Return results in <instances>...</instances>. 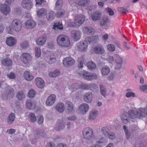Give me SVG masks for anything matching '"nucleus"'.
<instances>
[{
  "label": "nucleus",
  "mask_w": 147,
  "mask_h": 147,
  "mask_svg": "<svg viewBox=\"0 0 147 147\" xmlns=\"http://www.w3.org/2000/svg\"><path fill=\"white\" fill-rule=\"evenodd\" d=\"M62 26V24H60L59 23H56L54 24L53 28L55 30L59 29L61 30L63 29Z\"/></svg>",
  "instance_id": "864d4df0"
},
{
  "label": "nucleus",
  "mask_w": 147,
  "mask_h": 147,
  "mask_svg": "<svg viewBox=\"0 0 147 147\" xmlns=\"http://www.w3.org/2000/svg\"><path fill=\"white\" fill-rule=\"evenodd\" d=\"M106 10L109 13V15L110 16H113L114 14V12L113 10L109 7L106 8Z\"/></svg>",
  "instance_id": "0e129e2a"
},
{
  "label": "nucleus",
  "mask_w": 147,
  "mask_h": 147,
  "mask_svg": "<svg viewBox=\"0 0 147 147\" xmlns=\"http://www.w3.org/2000/svg\"><path fill=\"white\" fill-rule=\"evenodd\" d=\"M107 137H108L110 139L113 140L115 138L116 136L115 134L113 132H109L108 136H107Z\"/></svg>",
  "instance_id": "680f3d73"
},
{
  "label": "nucleus",
  "mask_w": 147,
  "mask_h": 147,
  "mask_svg": "<svg viewBox=\"0 0 147 147\" xmlns=\"http://www.w3.org/2000/svg\"><path fill=\"white\" fill-rule=\"evenodd\" d=\"M58 123L55 128V129L57 131H59L63 129L65 127L64 122L63 120H59Z\"/></svg>",
  "instance_id": "a878e982"
},
{
  "label": "nucleus",
  "mask_w": 147,
  "mask_h": 147,
  "mask_svg": "<svg viewBox=\"0 0 147 147\" xmlns=\"http://www.w3.org/2000/svg\"><path fill=\"white\" fill-rule=\"evenodd\" d=\"M128 113L130 118L135 119L136 118L140 119L139 111L137 110H131L128 111Z\"/></svg>",
  "instance_id": "f3484780"
},
{
  "label": "nucleus",
  "mask_w": 147,
  "mask_h": 147,
  "mask_svg": "<svg viewBox=\"0 0 147 147\" xmlns=\"http://www.w3.org/2000/svg\"><path fill=\"white\" fill-rule=\"evenodd\" d=\"M87 66L89 69L93 71L94 70L96 67V64L93 61H90L87 63Z\"/></svg>",
  "instance_id": "58836bf2"
},
{
  "label": "nucleus",
  "mask_w": 147,
  "mask_h": 147,
  "mask_svg": "<svg viewBox=\"0 0 147 147\" xmlns=\"http://www.w3.org/2000/svg\"><path fill=\"white\" fill-rule=\"evenodd\" d=\"M102 16V13L99 11L93 12L91 15V18L94 21H96L100 20Z\"/></svg>",
  "instance_id": "ddd939ff"
},
{
  "label": "nucleus",
  "mask_w": 147,
  "mask_h": 147,
  "mask_svg": "<svg viewBox=\"0 0 147 147\" xmlns=\"http://www.w3.org/2000/svg\"><path fill=\"white\" fill-rule=\"evenodd\" d=\"M130 118L129 113L127 112H124L121 117L122 122L125 124L130 121Z\"/></svg>",
  "instance_id": "393cba45"
},
{
  "label": "nucleus",
  "mask_w": 147,
  "mask_h": 147,
  "mask_svg": "<svg viewBox=\"0 0 147 147\" xmlns=\"http://www.w3.org/2000/svg\"><path fill=\"white\" fill-rule=\"evenodd\" d=\"M89 109V105L86 103L82 104L79 107V110L83 114L87 112L88 111Z\"/></svg>",
  "instance_id": "aec40b11"
},
{
  "label": "nucleus",
  "mask_w": 147,
  "mask_h": 147,
  "mask_svg": "<svg viewBox=\"0 0 147 147\" xmlns=\"http://www.w3.org/2000/svg\"><path fill=\"white\" fill-rule=\"evenodd\" d=\"M25 24L26 28L31 29L34 28L36 26V24L33 20H28L26 21Z\"/></svg>",
  "instance_id": "2eb2a0df"
},
{
  "label": "nucleus",
  "mask_w": 147,
  "mask_h": 147,
  "mask_svg": "<svg viewBox=\"0 0 147 147\" xmlns=\"http://www.w3.org/2000/svg\"><path fill=\"white\" fill-rule=\"evenodd\" d=\"M118 60L115 62V64L114 69L115 70H119L122 68L123 63V59L120 57Z\"/></svg>",
  "instance_id": "5701e85b"
},
{
  "label": "nucleus",
  "mask_w": 147,
  "mask_h": 147,
  "mask_svg": "<svg viewBox=\"0 0 147 147\" xmlns=\"http://www.w3.org/2000/svg\"><path fill=\"white\" fill-rule=\"evenodd\" d=\"M118 11L121 13L125 14L128 13L129 11L123 7H119L117 9Z\"/></svg>",
  "instance_id": "5fc2aeb1"
},
{
  "label": "nucleus",
  "mask_w": 147,
  "mask_h": 147,
  "mask_svg": "<svg viewBox=\"0 0 147 147\" xmlns=\"http://www.w3.org/2000/svg\"><path fill=\"white\" fill-rule=\"evenodd\" d=\"M46 18L48 20H53L55 17V14L52 11H49L48 13L46 14Z\"/></svg>",
  "instance_id": "72a5a7b5"
},
{
  "label": "nucleus",
  "mask_w": 147,
  "mask_h": 147,
  "mask_svg": "<svg viewBox=\"0 0 147 147\" xmlns=\"http://www.w3.org/2000/svg\"><path fill=\"white\" fill-rule=\"evenodd\" d=\"M11 26L13 30L16 31L18 32L22 28L21 22L19 20H14L11 22Z\"/></svg>",
  "instance_id": "20e7f679"
},
{
  "label": "nucleus",
  "mask_w": 147,
  "mask_h": 147,
  "mask_svg": "<svg viewBox=\"0 0 147 147\" xmlns=\"http://www.w3.org/2000/svg\"><path fill=\"white\" fill-rule=\"evenodd\" d=\"M36 92L33 89L30 90L28 94V96L30 98H34Z\"/></svg>",
  "instance_id": "6e6d98bb"
},
{
  "label": "nucleus",
  "mask_w": 147,
  "mask_h": 147,
  "mask_svg": "<svg viewBox=\"0 0 147 147\" xmlns=\"http://www.w3.org/2000/svg\"><path fill=\"white\" fill-rule=\"evenodd\" d=\"M32 59V57L28 53L23 54L21 56V59L23 63L25 64L28 63Z\"/></svg>",
  "instance_id": "4468645a"
},
{
  "label": "nucleus",
  "mask_w": 147,
  "mask_h": 147,
  "mask_svg": "<svg viewBox=\"0 0 147 147\" xmlns=\"http://www.w3.org/2000/svg\"><path fill=\"white\" fill-rule=\"evenodd\" d=\"M110 70L107 66L103 67L101 69V73L102 75L106 76L110 72Z\"/></svg>",
  "instance_id": "ea45409f"
},
{
  "label": "nucleus",
  "mask_w": 147,
  "mask_h": 147,
  "mask_svg": "<svg viewBox=\"0 0 147 147\" xmlns=\"http://www.w3.org/2000/svg\"><path fill=\"white\" fill-rule=\"evenodd\" d=\"M46 40V38L45 36L41 37L38 38L36 40L37 44L39 46L43 45Z\"/></svg>",
  "instance_id": "7c9ffc66"
},
{
  "label": "nucleus",
  "mask_w": 147,
  "mask_h": 147,
  "mask_svg": "<svg viewBox=\"0 0 147 147\" xmlns=\"http://www.w3.org/2000/svg\"><path fill=\"white\" fill-rule=\"evenodd\" d=\"M15 115L13 113H11L7 118V123L9 125L11 124L14 121Z\"/></svg>",
  "instance_id": "4c0bfd02"
},
{
  "label": "nucleus",
  "mask_w": 147,
  "mask_h": 147,
  "mask_svg": "<svg viewBox=\"0 0 147 147\" xmlns=\"http://www.w3.org/2000/svg\"><path fill=\"white\" fill-rule=\"evenodd\" d=\"M109 20L107 16H105L102 17V20L100 21V25L101 26H104L108 23Z\"/></svg>",
  "instance_id": "c03bdc74"
},
{
  "label": "nucleus",
  "mask_w": 147,
  "mask_h": 147,
  "mask_svg": "<svg viewBox=\"0 0 147 147\" xmlns=\"http://www.w3.org/2000/svg\"><path fill=\"white\" fill-rule=\"evenodd\" d=\"M89 3V0H81L79 2L78 5L82 7L86 6H88Z\"/></svg>",
  "instance_id": "de8ad7c7"
},
{
  "label": "nucleus",
  "mask_w": 147,
  "mask_h": 147,
  "mask_svg": "<svg viewBox=\"0 0 147 147\" xmlns=\"http://www.w3.org/2000/svg\"><path fill=\"white\" fill-rule=\"evenodd\" d=\"M12 106L17 108H19L20 106V103L18 101H15L12 104Z\"/></svg>",
  "instance_id": "774afa93"
},
{
  "label": "nucleus",
  "mask_w": 147,
  "mask_h": 147,
  "mask_svg": "<svg viewBox=\"0 0 147 147\" xmlns=\"http://www.w3.org/2000/svg\"><path fill=\"white\" fill-rule=\"evenodd\" d=\"M138 111L140 118L146 117L147 116V106L144 108H140Z\"/></svg>",
  "instance_id": "b1692460"
},
{
  "label": "nucleus",
  "mask_w": 147,
  "mask_h": 147,
  "mask_svg": "<svg viewBox=\"0 0 147 147\" xmlns=\"http://www.w3.org/2000/svg\"><path fill=\"white\" fill-rule=\"evenodd\" d=\"M65 11L64 10H61L57 13L56 16L58 18L62 17L64 14Z\"/></svg>",
  "instance_id": "69168bd1"
},
{
  "label": "nucleus",
  "mask_w": 147,
  "mask_h": 147,
  "mask_svg": "<svg viewBox=\"0 0 147 147\" xmlns=\"http://www.w3.org/2000/svg\"><path fill=\"white\" fill-rule=\"evenodd\" d=\"M56 100V96L52 94L49 96L47 98L45 103L47 105L51 106L53 105Z\"/></svg>",
  "instance_id": "9b49d317"
},
{
  "label": "nucleus",
  "mask_w": 147,
  "mask_h": 147,
  "mask_svg": "<svg viewBox=\"0 0 147 147\" xmlns=\"http://www.w3.org/2000/svg\"><path fill=\"white\" fill-rule=\"evenodd\" d=\"M0 9L2 13L5 16H7L10 11L9 6L6 4H1Z\"/></svg>",
  "instance_id": "dca6fc26"
},
{
  "label": "nucleus",
  "mask_w": 147,
  "mask_h": 147,
  "mask_svg": "<svg viewBox=\"0 0 147 147\" xmlns=\"http://www.w3.org/2000/svg\"><path fill=\"white\" fill-rule=\"evenodd\" d=\"M63 4V0H57L55 7L56 10H60Z\"/></svg>",
  "instance_id": "37998d69"
},
{
  "label": "nucleus",
  "mask_w": 147,
  "mask_h": 147,
  "mask_svg": "<svg viewBox=\"0 0 147 147\" xmlns=\"http://www.w3.org/2000/svg\"><path fill=\"white\" fill-rule=\"evenodd\" d=\"M102 133L106 137L108 136L110 130L106 126L102 127L101 130Z\"/></svg>",
  "instance_id": "09e8293b"
},
{
  "label": "nucleus",
  "mask_w": 147,
  "mask_h": 147,
  "mask_svg": "<svg viewBox=\"0 0 147 147\" xmlns=\"http://www.w3.org/2000/svg\"><path fill=\"white\" fill-rule=\"evenodd\" d=\"M26 104L27 108L29 109H33L35 107V102L30 100H28L26 103Z\"/></svg>",
  "instance_id": "c756f323"
},
{
  "label": "nucleus",
  "mask_w": 147,
  "mask_h": 147,
  "mask_svg": "<svg viewBox=\"0 0 147 147\" xmlns=\"http://www.w3.org/2000/svg\"><path fill=\"white\" fill-rule=\"evenodd\" d=\"M79 74L80 76L83 77L84 79L89 81L88 78L90 76V73L85 70H83V71L79 73Z\"/></svg>",
  "instance_id": "c9c22d12"
},
{
  "label": "nucleus",
  "mask_w": 147,
  "mask_h": 147,
  "mask_svg": "<svg viewBox=\"0 0 147 147\" xmlns=\"http://www.w3.org/2000/svg\"><path fill=\"white\" fill-rule=\"evenodd\" d=\"M29 119L32 122H34L36 120V117L35 115L32 113H30Z\"/></svg>",
  "instance_id": "13d9d810"
},
{
  "label": "nucleus",
  "mask_w": 147,
  "mask_h": 147,
  "mask_svg": "<svg viewBox=\"0 0 147 147\" xmlns=\"http://www.w3.org/2000/svg\"><path fill=\"white\" fill-rule=\"evenodd\" d=\"M2 64L5 66H9L12 65V61L9 58H4L1 61Z\"/></svg>",
  "instance_id": "473e14b6"
},
{
  "label": "nucleus",
  "mask_w": 147,
  "mask_h": 147,
  "mask_svg": "<svg viewBox=\"0 0 147 147\" xmlns=\"http://www.w3.org/2000/svg\"><path fill=\"white\" fill-rule=\"evenodd\" d=\"M57 40L58 44L62 47H67L70 45L69 40L68 37L65 35H59L57 37Z\"/></svg>",
  "instance_id": "f257e3e1"
},
{
  "label": "nucleus",
  "mask_w": 147,
  "mask_h": 147,
  "mask_svg": "<svg viewBox=\"0 0 147 147\" xmlns=\"http://www.w3.org/2000/svg\"><path fill=\"white\" fill-rule=\"evenodd\" d=\"M85 20V17L82 14L77 15L75 17L74 23L77 26H80L82 24Z\"/></svg>",
  "instance_id": "423d86ee"
},
{
  "label": "nucleus",
  "mask_w": 147,
  "mask_h": 147,
  "mask_svg": "<svg viewBox=\"0 0 147 147\" xmlns=\"http://www.w3.org/2000/svg\"><path fill=\"white\" fill-rule=\"evenodd\" d=\"M45 58L46 61L50 64H52L56 61L55 56L50 52L46 54Z\"/></svg>",
  "instance_id": "0eeeda50"
},
{
  "label": "nucleus",
  "mask_w": 147,
  "mask_h": 147,
  "mask_svg": "<svg viewBox=\"0 0 147 147\" xmlns=\"http://www.w3.org/2000/svg\"><path fill=\"white\" fill-rule=\"evenodd\" d=\"M88 90H90L93 92H96L98 90V86L95 84L91 83L88 84Z\"/></svg>",
  "instance_id": "c85d7f7f"
},
{
  "label": "nucleus",
  "mask_w": 147,
  "mask_h": 147,
  "mask_svg": "<svg viewBox=\"0 0 147 147\" xmlns=\"http://www.w3.org/2000/svg\"><path fill=\"white\" fill-rule=\"evenodd\" d=\"M81 32L79 30H73L71 32V36L74 41L78 40L80 38Z\"/></svg>",
  "instance_id": "9d476101"
},
{
  "label": "nucleus",
  "mask_w": 147,
  "mask_h": 147,
  "mask_svg": "<svg viewBox=\"0 0 147 147\" xmlns=\"http://www.w3.org/2000/svg\"><path fill=\"white\" fill-rule=\"evenodd\" d=\"M100 92L101 94L105 97L107 94V88L104 85L100 84L99 85Z\"/></svg>",
  "instance_id": "a19ab883"
},
{
  "label": "nucleus",
  "mask_w": 147,
  "mask_h": 147,
  "mask_svg": "<svg viewBox=\"0 0 147 147\" xmlns=\"http://www.w3.org/2000/svg\"><path fill=\"white\" fill-rule=\"evenodd\" d=\"M15 94L13 89L9 86H7L5 88V91L2 94V96L4 98L8 99L12 98Z\"/></svg>",
  "instance_id": "f03ea898"
},
{
  "label": "nucleus",
  "mask_w": 147,
  "mask_h": 147,
  "mask_svg": "<svg viewBox=\"0 0 147 147\" xmlns=\"http://www.w3.org/2000/svg\"><path fill=\"white\" fill-rule=\"evenodd\" d=\"M78 49L80 51H85L88 47V43L85 41L80 42L77 45Z\"/></svg>",
  "instance_id": "f8f14e48"
},
{
  "label": "nucleus",
  "mask_w": 147,
  "mask_h": 147,
  "mask_svg": "<svg viewBox=\"0 0 147 147\" xmlns=\"http://www.w3.org/2000/svg\"><path fill=\"white\" fill-rule=\"evenodd\" d=\"M98 111L96 110H92L89 115V118L90 120H93L97 117Z\"/></svg>",
  "instance_id": "79ce46f5"
},
{
  "label": "nucleus",
  "mask_w": 147,
  "mask_h": 147,
  "mask_svg": "<svg viewBox=\"0 0 147 147\" xmlns=\"http://www.w3.org/2000/svg\"><path fill=\"white\" fill-rule=\"evenodd\" d=\"M65 105L68 112L73 113L74 112V106L71 102L67 101L65 102Z\"/></svg>",
  "instance_id": "4be33fe9"
},
{
  "label": "nucleus",
  "mask_w": 147,
  "mask_h": 147,
  "mask_svg": "<svg viewBox=\"0 0 147 147\" xmlns=\"http://www.w3.org/2000/svg\"><path fill=\"white\" fill-rule=\"evenodd\" d=\"M22 7L27 10H30L32 8L33 4L30 0H23L21 3Z\"/></svg>",
  "instance_id": "6e6552de"
},
{
  "label": "nucleus",
  "mask_w": 147,
  "mask_h": 147,
  "mask_svg": "<svg viewBox=\"0 0 147 147\" xmlns=\"http://www.w3.org/2000/svg\"><path fill=\"white\" fill-rule=\"evenodd\" d=\"M24 76L25 79L27 81H31L34 78L33 76L28 71H25L24 74Z\"/></svg>",
  "instance_id": "e433bc0d"
},
{
  "label": "nucleus",
  "mask_w": 147,
  "mask_h": 147,
  "mask_svg": "<svg viewBox=\"0 0 147 147\" xmlns=\"http://www.w3.org/2000/svg\"><path fill=\"white\" fill-rule=\"evenodd\" d=\"M60 74V71L57 69L54 71L53 72H50L49 74V75L51 77L55 78L59 76Z\"/></svg>",
  "instance_id": "8fccbe9b"
},
{
  "label": "nucleus",
  "mask_w": 147,
  "mask_h": 147,
  "mask_svg": "<svg viewBox=\"0 0 147 147\" xmlns=\"http://www.w3.org/2000/svg\"><path fill=\"white\" fill-rule=\"evenodd\" d=\"M84 100L88 103H90L92 100V93L91 92H88L86 93L83 97Z\"/></svg>",
  "instance_id": "6ab92c4d"
},
{
  "label": "nucleus",
  "mask_w": 147,
  "mask_h": 147,
  "mask_svg": "<svg viewBox=\"0 0 147 147\" xmlns=\"http://www.w3.org/2000/svg\"><path fill=\"white\" fill-rule=\"evenodd\" d=\"M35 83L36 86L40 88H43L45 85L44 80L41 78L37 77L35 79Z\"/></svg>",
  "instance_id": "412c9836"
},
{
  "label": "nucleus",
  "mask_w": 147,
  "mask_h": 147,
  "mask_svg": "<svg viewBox=\"0 0 147 147\" xmlns=\"http://www.w3.org/2000/svg\"><path fill=\"white\" fill-rule=\"evenodd\" d=\"M35 134L38 137H44L46 135L44 131L41 130L38 131L37 130L35 131Z\"/></svg>",
  "instance_id": "3c124183"
},
{
  "label": "nucleus",
  "mask_w": 147,
  "mask_h": 147,
  "mask_svg": "<svg viewBox=\"0 0 147 147\" xmlns=\"http://www.w3.org/2000/svg\"><path fill=\"white\" fill-rule=\"evenodd\" d=\"M56 108L59 113H63L65 110L64 104L62 102L58 103L56 106Z\"/></svg>",
  "instance_id": "2f4dec72"
},
{
  "label": "nucleus",
  "mask_w": 147,
  "mask_h": 147,
  "mask_svg": "<svg viewBox=\"0 0 147 147\" xmlns=\"http://www.w3.org/2000/svg\"><path fill=\"white\" fill-rule=\"evenodd\" d=\"M47 13V10L44 8H41L39 9L37 12L38 17L42 16H45Z\"/></svg>",
  "instance_id": "49530a36"
},
{
  "label": "nucleus",
  "mask_w": 147,
  "mask_h": 147,
  "mask_svg": "<svg viewBox=\"0 0 147 147\" xmlns=\"http://www.w3.org/2000/svg\"><path fill=\"white\" fill-rule=\"evenodd\" d=\"M98 36H94L90 37H88L86 38L85 39V42H88L89 43H95L98 40Z\"/></svg>",
  "instance_id": "bb28decb"
},
{
  "label": "nucleus",
  "mask_w": 147,
  "mask_h": 147,
  "mask_svg": "<svg viewBox=\"0 0 147 147\" xmlns=\"http://www.w3.org/2000/svg\"><path fill=\"white\" fill-rule=\"evenodd\" d=\"M88 84H80L79 85V88L82 89L88 90Z\"/></svg>",
  "instance_id": "338daca9"
},
{
  "label": "nucleus",
  "mask_w": 147,
  "mask_h": 147,
  "mask_svg": "<svg viewBox=\"0 0 147 147\" xmlns=\"http://www.w3.org/2000/svg\"><path fill=\"white\" fill-rule=\"evenodd\" d=\"M35 56L36 57H39L41 55V50L38 47H35Z\"/></svg>",
  "instance_id": "4d7b16f0"
},
{
  "label": "nucleus",
  "mask_w": 147,
  "mask_h": 147,
  "mask_svg": "<svg viewBox=\"0 0 147 147\" xmlns=\"http://www.w3.org/2000/svg\"><path fill=\"white\" fill-rule=\"evenodd\" d=\"M16 96L17 99L20 101L23 100L25 98V95L22 91L18 92L17 93Z\"/></svg>",
  "instance_id": "a18cd8bd"
},
{
  "label": "nucleus",
  "mask_w": 147,
  "mask_h": 147,
  "mask_svg": "<svg viewBox=\"0 0 147 147\" xmlns=\"http://www.w3.org/2000/svg\"><path fill=\"white\" fill-rule=\"evenodd\" d=\"M107 50L110 52H113L115 51V47L113 44H109L107 45Z\"/></svg>",
  "instance_id": "603ef678"
},
{
  "label": "nucleus",
  "mask_w": 147,
  "mask_h": 147,
  "mask_svg": "<svg viewBox=\"0 0 147 147\" xmlns=\"http://www.w3.org/2000/svg\"><path fill=\"white\" fill-rule=\"evenodd\" d=\"M82 30L84 33L88 35L93 34L95 32V30L93 28L87 26L84 27Z\"/></svg>",
  "instance_id": "a211bd4d"
},
{
  "label": "nucleus",
  "mask_w": 147,
  "mask_h": 147,
  "mask_svg": "<svg viewBox=\"0 0 147 147\" xmlns=\"http://www.w3.org/2000/svg\"><path fill=\"white\" fill-rule=\"evenodd\" d=\"M120 57L117 55H114L113 56H109L108 59V62L111 63L115 62L118 60L117 59H118Z\"/></svg>",
  "instance_id": "f704fd0d"
},
{
  "label": "nucleus",
  "mask_w": 147,
  "mask_h": 147,
  "mask_svg": "<svg viewBox=\"0 0 147 147\" xmlns=\"http://www.w3.org/2000/svg\"><path fill=\"white\" fill-rule=\"evenodd\" d=\"M94 52L97 54L102 55L105 52L103 47L100 44H98L92 47Z\"/></svg>",
  "instance_id": "39448f33"
},
{
  "label": "nucleus",
  "mask_w": 147,
  "mask_h": 147,
  "mask_svg": "<svg viewBox=\"0 0 147 147\" xmlns=\"http://www.w3.org/2000/svg\"><path fill=\"white\" fill-rule=\"evenodd\" d=\"M125 96L127 98H129L131 97H135V94L132 92H128L126 93Z\"/></svg>",
  "instance_id": "e2e57ef3"
},
{
  "label": "nucleus",
  "mask_w": 147,
  "mask_h": 147,
  "mask_svg": "<svg viewBox=\"0 0 147 147\" xmlns=\"http://www.w3.org/2000/svg\"><path fill=\"white\" fill-rule=\"evenodd\" d=\"M83 135L84 138L90 140L92 139L93 135V130L90 128H85L82 131Z\"/></svg>",
  "instance_id": "7ed1b4c3"
},
{
  "label": "nucleus",
  "mask_w": 147,
  "mask_h": 147,
  "mask_svg": "<svg viewBox=\"0 0 147 147\" xmlns=\"http://www.w3.org/2000/svg\"><path fill=\"white\" fill-rule=\"evenodd\" d=\"M97 78V75L95 74H92L90 73V76H89V80L92 81L96 79Z\"/></svg>",
  "instance_id": "bf43d9fd"
},
{
  "label": "nucleus",
  "mask_w": 147,
  "mask_h": 147,
  "mask_svg": "<svg viewBox=\"0 0 147 147\" xmlns=\"http://www.w3.org/2000/svg\"><path fill=\"white\" fill-rule=\"evenodd\" d=\"M16 42V40L13 37H10L8 38L6 41L7 44L10 46L14 45Z\"/></svg>",
  "instance_id": "cd10ccee"
},
{
  "label": "nucleus",
  "mask_w": 147,
  "mask_h": 147,
  "mask_svg": "<svg viewBox=\"0 0 147 147\" xmlns=\"http://www.w3.org/2000/svg\"><path fill=\"white\" fill-rule=\"evenodd\" d=\"M75 62V60L73 58L69 57L64 59L63 61V63L65 67H68L73 65Z\"/></svg>",
  "instance_id": "1a4fd4ad"
},
{
  "label": "nucleus",
  "mask_w": 147,
  "mask_h": 147,
  "mask_svg": "<svg viewBox=\"0 0 147 147\" xmlns=\"http://www.w3.org/2000/svg\"><path fill=\"white\" fill-rule=\"evenodd\" d=\"M29 45L28 42L27 41H25L22 43L21 45L22 48L24 49H25L29 47Z\"/></svg>",
  "instance_id": "052dcab7"
}]
</instances>
